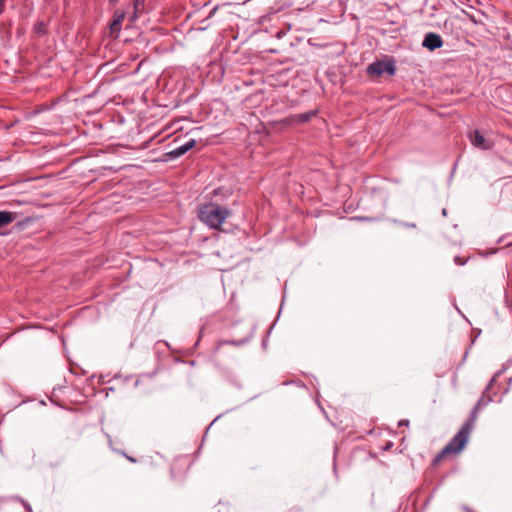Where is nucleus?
<instances>
[{
    "label": "nucleus",
    "instance_id": "f257e3e1",
    "mask_svg": "<svg viewBox=\"0 0 512 512\" xmlns=\"http://www.w3.org/2000/svg\"><path fill=\"white\" fill-rule=\"evenodd\" d=\"M495 382V378H492L489 384L486 386L481 397L477 401L476 405L471 411L469 418L463 423L457 434L447 443V445L435 456L433 459V465L438 466L445 457L459 454L468 443L470 434L475 426L478 418V413L484 409L490 402L493 401V397L490 394V390Z\"/></svg>",
    "mask_w": 512,
    "mask_h": 512
},
{
    "label": "nucleus",
    "instance_id": "f03ea898",
    "mask_svg": "<svg viewBox=\"0 0 512 512\" xmlns=\"http://www.w3.org/2000/svg\"><path fill=\"white\" fill-rule=\"evenodd\" d=\"M232 212L217 203H205L200 207L199 219L208 227L220 230L222 224L231 216Z\"/></svg>",
    "mask_w": 512,
    "mask_h": 512
},
{
    "label": "nucleus",
    "instance_id": "7ed1b4c3",
    "mask_svg": "<svg viewBox=\"0 0 512 512\" xmlns=\"http://www.w3.org/2000/svg\"><path fill=\"white\" fill-rule=\"evenodd\" d=\"M384 72L389 73L390 75H393L395 72V67L393 63L391 62H382V61H376L374 63H371L367 67V73L370 76H381Z\"/></svg>",
    "mask_w": 512,
    "mask_h": 512
},
{
    "label": "nucleus",
    "instance_id": "20e7f679",
    "mask_svg": "<svg viewBox=\"0 0 512 512\" xmlns=\"http://www.w3.org/2000/svg\"><path fill=\"white\" fill-rule=\"evenodd\" d=\"M471 144L482 150H489L493 147V142L486 139L478 130L469 133Z\"/></svg>",
    "mask_w": 512,
    "mask_h": 512
},
{
    "label": "nucleus",
    "instance_id": "39448f33",
    "mask_svg": "<svg viewBox=\"0 0 512 512\" xmlns=\"http://www.w3.org/2000/svg\"><path fill=\"white\" fill-rule=\"evenodd\" d=\"M422 45L430 51H433L442 47L443 40L440 35L430 32L425 35Z\"/></svg>",
    "mask_w": 512,
    "mask_h": 512
},
{
    "label": "nucleus",
    "instance_id": "423d86ee",
    "mask_svg": "<svg viewBox=\"0 0 512 512\" xmlns=\"http://www.w3.org/2000/svg\"><path fill=\"white\" fill-rule=\"evenodd\" d=\"M195 145H196V140L190 139L185 144L168 152L167 156H169L170 158H173V159L178 158V157L184 155L186 152H188L193 147H195Z\"/></svg>",
    "mask_w": 512,
    "mask_h": 512
},
{
    "label": "nucleus",
    "instance_id": "0eeeda50",
    "mask_svg": "<svg viewBox=\"0 0 512 512\" xmlns=\"http://www.w3.org/2000/svg\"><path fill=\"white\" fill-rule=\"evenodd\" d=\"M125 13L123 11H116L114 14V20L110 24V33L117 36L121 31L122 22L124 20Z\"/></svg>",
    "mask_w": 512,
    "mask_h": 512
},
{
    "label": "nucleus",
    "instance_id": "6e6552de",
    "mask_svg": "<svg viewBox=\"0 0 512 512\" xmlns=\"http://www.w3.org/2000/svg\"><path fill=\"white\" fill-rule=\"evenodd\" d=\"M17 217L15 212L0 211V228H4L12 223Z\"/></svg>",
    "mask_w": 512,
    "mask_h": 512
},
{
    "label": "nucleus",
    "instance_id": "1a4fd4ad",
    "mask_svg": "<svg viewBox=\"0 0 512 512\" xmlns=\"http://www.w3.org/2000/svg\"><path fill=\"white\" fill-rule=\"evenodd\" d=\"M316 115L315 111H309L306 113H302L296 116H293V120L298 123H305L311 120L312 117Z\"/></svg>",
    "mask_w": 512,
    "mask_h": 512
},
{
    "label": "nucleus",
    "instance_id": "9d476101",
    "mask_svg": "<svg viewBox=\"0 0 512 512\" xmlns=\"http://www.w3.org/2000/svg\"><path fill=\"white\" fill-rule=\"evenodd\" d=\"M144 10V0H134V13L132 16V20L138 18L139 14H141Z\"/></svg>",
    "mask_w": 512,
    "mask_h": 512
},
{
    "label": "nucleus",
    "instance_id": "9b49d317",
    "mask_svg": "<svg viewBox=\"0 0 512 512\" xmlns=\"http://www.w3.org/2000/svg\"><path fill=\"white\" fill-rule=\"evenodd\" d=\"M454 262L457 265L462 266L466 263V260H463L461 257L457 256V257H455Z\"/></svg>",
    "mask_w": 512,
    "mask_h": 512
},
{
    "label": "nucleus",
    "instance_id": "f8f14e48",
    "mask_svg": "<svg viewBox=\"0 0 512 512\" xmlns=\"http://www.w3.org/2000/svg\"><path fill=\"white\" fill-rule=\"evenodd\" d=\"M5 3L6 0H0V14L3 13L5 10Z\"/></svg>",
    "mask_w": 512,
    "mask_h": 512
},
{
    "label": "nucleus",
    "instance_id": "ddd939ff",
    "mask_svg": "<svg viewBox=\"0 0 512 512\" xmlns=\"http://www.w3.org/2000/svg\"><path fill=\"white\" fill-rule=\"evenodd\" d=\"M405 424H408V420H401V421L399 422V425H400V426H401V425H405Z\"/></svg>",
    "mask_w": 512,
    "mask_h": 512
},
{
    "label": "nucleus",
    "instance_id": "4468645a",
    "mask_svg": "<svg viewBox=\"0 0 512 512\" xmlns=\"http://www.w3.org/2000/svg\"><path fill=\"white\" fill-rule=\"evenodd\" d=\"M126 457H127V459H128L129 461H131V462H135V461H136V460H135L134 458H132V457H129V456H126Z\"/></svg>",
    "mask_w": 512,
    "mask_h": 512
},
{
    "label": "nucleus",
    "instance_id": "2eb2a0df",
    "mask_svg": "<svg viewBox=\"0 0 512 512\" xmlns=\"http://www.w3.org/2000/svg\"><path fill=\"white\" fill-rule=\"evenodd\" d=\"M118 0H110V2L112 3H116Z\"/></svg>",
    "mask_w": 512,
    "mask_h": 512
}]
</instances>
